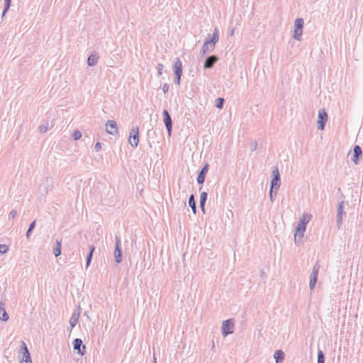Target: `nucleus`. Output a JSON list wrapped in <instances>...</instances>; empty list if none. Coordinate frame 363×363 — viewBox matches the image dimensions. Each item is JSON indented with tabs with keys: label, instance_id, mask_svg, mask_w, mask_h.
Masks as SVG:
<instances>
[{
	"label": "nucleus",
	"instance_id": "nucleus-24",
	"mask_svg": "<svg viewBox=\"0 0 363 363\" xmlns=\"http://www.w3.org/2000/svg\"><path fill=\"white\" fill-rule=\"evenodd\" d=\"M189 206L191 208L193 213L194 214H196V201H195V199H194V194H191L189 196Z\"/></svg>",
	"mask_w": 363,
	"mask_h": 363
},
{
	"label": "nucleus",
	"instance_id": "nucleus-29",
	"mask_svg": "<svg viewBox=\"0 0 363 363\" xmlns=\"http://www.w3.org/2000/svg\"><path fill=\"white\" fill-rule=\"evenodd\" d=\"M224 104V99L223 98H218L216 99V107L218 108H222Z\"/></svg>",
	"mask_w": 363,
	"mask_h": 363
},
{
	"label": "nucleus",
	"instance_id": "nucleus-37",
	"mask_svg": "<svg viewBox=\"0 0 363 363\" xmlns=\"http://www.w3.org/2000/svg\"><path fill=\"white\" fill-rule=\"evenodd\" d=\"M175 75V77H174V82L176 84H177L178 85L180 84V80H181V76L182 74H174Z\"/></svg>",
	"mask_w": 363,
	"mask_h": 363
},
{
	"label": "nucleus",
	"instance_id": "nucleus-6",
	"mask_svg": "<svg viewBox=\"0 0 363 363\" xmlns=\"http://www.w3.org/2000/svg\"><path fill=\"white\" fill-rule=\"evenodd\" d=\"M128 142L130 145L133 147H136L138 145L139 143V128L138 127H133L130 132V135L128 138Z\"/></svg>",
	"mask_w": 363,
	"mask_h": 363
},
{
	"label": "nucleus",
	"instance_id": "nucleus-15",
	"mask_svg": "<svg viewBox=\"0 0 363 363\" xmlns=\"http://www.w3.org/2000/svg\"><path fill=\"white\" fill-rule=\"evenodd\" d=\"M362 155V151L360 146L355 145L353 149V156L352 157V160L355 164H358Z\"/></svg>",
	"mask_w": 363,
	"mask_h": 363
},
{
	"label": "nucleus",
	"instance_id": "nucleus-16",
	"mask_svg": "<svg viewBox=\"0 0 363 363\" xmlns=\"http://www.w3.org/2000/svg\"><path fill=\"white\" fill-rule=\"evenodd\" d=\"M218 60V57L216 55H211L208 56L204 62V68L205 69H210L212 68L214 65L217 62Z\"/></svg>",
	"mask_w": 363,
	"mask_h": 363
},
{
	"label": "nucleus",
	"instance_id": "nucleus-17",
	"mask_svg": "<svg viewBox=\"0 0 363 363\" xmlns=\"http://www.w3.org/2000/svg\"><path fill=\"white\" fill-rule=\"evenodd\" d=\"M173 69L174 74H182V63L179 58H176L174 60Z\"/></svg>",
	"mask_w": 363,
	"mask_h": 363
},
{
	"label": "nucleus",
	"instance_id": "nucleus-8",
	"mask_svg": "<svg viewBox=\"0 0 363 363\" xmlns=\"http://www.w3.org/2000/svg\"><path fill=\"white\" fill-rule=\"evenodd\" d=\"M163 115V121L165 125V127L167 128V133L169 136H171L172 135V118L167 111V110L164 109L162 111Z\"/></svg>",
	"mask_w": 363,
	"mask_h": 363
},
{
	"label": "nucleus",
	"instance_id": "nucleus-11",
	"mask_svg": "<svg viewBox=\"0 0 363 363\" xmlns=\"http://www.w3.org/2000/svg\"><path fill=\"white\" fill-rule=\"evenodd\" d=\"M73 347L74 350L77 351V353L83 355L85 352V345L83 344V342L79 338H76L73 341Z\"/></svg>",
	"mask_w": 363,
	"mask_h": 363
},
{
	"label": "nucleus",
	"instance_id": "nucleus-33",
	"mask_svg": "<svg viewBox=\"0 0 363 363\" xmlns=\"http://www.w3.org/2000/svg\"><path fill=\"white\" fill-rule=\"evenodd\" d=\"M17 215V211L16 210H12L9 214V219L12 220Z\"/></svg>",
	"mask_w": 363,
	"mask_h": 363
},
{
	"label": "nucleus",
	"instance_id": "nucleus-18",
	"mask_svg": "<svg viewBox=\"0 0 363 363\" xmlns=\"http://www.w3.org/2000/svg\"><path fill=\"white\" fill-rule=\"evenodd\" d=\"M113 255H114V258H115V262L116 263L118 264V263L121 262V261H122V250H121V247H119L118 245L115 246Z\"/></svg>",
	"mask_w": 363,
	"mask_h": 363
},
{
	"label": "nucleus",
	"instance_id": "nucleus-40",
	"mask_svg": "<svg viewBox=\"0 0 363 363\" xmlns=\"http://www.w3.org/2000/svg\"><path fill=\"white\" fill-rule=\"evenodd\" d=\"M38 128H39V131L40 133H45L47 131V127L45 126V125H40Z\"/></svg>",
	"mask_w": 363,
	"mask_h": 363
},
{
	"label": "nucleus",
	"instance_id": "nucleus-22",
	"mask_svg": "<svg viewBox=\"0 0 363 363\" xmlns=\"http://www.w3.org/2000/svg\"><path fill=\"white\" fill-rule=\"evenodd\" d=\"M53 253L56 257L61 255V240H57L53 247Z\"/></svg>",
	"mask_w": 363,
	"mask_h": 363
},
{
	"label": "nucleus",
	"instance_id": "nucleus-39",
	"mask_svg": "<svg viewBox=\"0 0 363 363\" xmlns=\"http://www.w3.org/2000/svg\"><path fill=\"white\" fill-rule=\"evenodd\" d=\"M94 149L96 152H99L101 149V145L99 142L96 143L94 146Z\"/></svg>",
	"mask_w": 363,
	"mask_h": 363
},
{
	"label": "nucleus",
	"instance_id": "nucleus-4",
	"mask_svg": "<svg viewBox=\"0 0 363 363\" xmlns=\"http://www.w3.org/2000/svg\"><path fill=\"white\" fill-rule=\"evenodd\" d=\"M304 21L302 18H297L294 21V30L293 38L296 40H301Z\"/></svg>",
	"mask_w": 363,
	"mask_h": 363
},
{
	"label": "nucleus",
	"instance_id": "nucleus-26",
	"mask_svg": "<svg viewBox=\"0 0 363 363\" xmlns=\"http://www.w3.org/2000/svg\"><path fill=\"white\" fill-rule=\"evenodd\" d=\"M35 220L33 221V222L30 224V225H29V227H28V230H27V232H26V238H27L28 239H29V238H30V233H31V232L33 231V230L35 228Z\"/></svg>",
	"mask_w": 363,
	"mask_h": 363
},
{
	"label": "nucleus",
	"instance_id": "nucleus-27",
	"mask_svg": "<svg viewBox=\"0 0 363 363\" xmlns=\"http://www.w3.org/2000/svg\"><path fill=\"white\" fill-rule=\"evenodd\" d=\"M318 363H325V356L323 352L320 350L318 352Z\"/></svg>",
	"mask_w": 363,
	"mask_h": 363
},
{
	"label": "nucleus",
	"instance_id": "nucleus-1",
	"mask_svg": "<svg viewBox=\"0 0 363 363\" xmlns=\"http://www.w3.org/2000/svg\"><path fill=\"white\" fill-rule=\"evenodd\" d=\"M311 217L312 216L311 214L303 213L300 218L294 233V242L296 244L299 245L301 242L306 229V225L311 220Z\"/></svg>",
	"mask_w": 363,
	"mask_h": 363
},
{
	"label": "nucleus",
	"instance_id": "nucleus-31",
	"mask_svg": "<svg viewBox=\"0 0 363 363\" xmlns=\"http://www.w3.org/2000/svg\"><path fill=\"white\" fill-rule=\"evenodd\" d=\"M9 250V247L6 245L1 244L0 245V253L5 254Z\"/></svg>",
	"mask_w": 363,
	"mask_h": 363
},
{
	"label": "nucleus",
	"instance_id": "nucleus-30",
	"mask_svg": "<svg viewBox=\"0 0 363 363\" xmlns=\"http://www.w3.org/2000/svg\"><path fill=\"white\" fill-rule=\"evenodd\" d=\"M72 138L74 140H77L80 139L82 138V133L78 130H75L73 132Z\"/></svg>",
	"mask_w": 363,
	"mask_h": 363
},
{
	"label": "nucleus",
	"instance_id": "nucleus-12",
	"mask_svg": "<svg viewBox=\"0 0 363 363\" xmlns=\"http://www.w3.org/2000/svg\"><path fill=\"white\" fill-rule=\"evenodd\" d=\"M22 350H23V356L21 359V363H32L30 352L28 349L26 345V343L22 341Z\"/></svg>",
	"mask_w": 363,
	"mask_h": 363
},
{
	"label": "nucleus",
	"instance_id": "nucleus-34",
	"mask_svg": "<svg viewBox=\"0 0 363 363\" xmlns=\"http://www.w3.org/2000/svg\"><path fill=\"white\" fill-rule=\"evenodd\" d=\"M275 189H270V191H269V197H270V200L272 202L274 201V196H275Z\"/></svg>",
	"mask_w": 363,
	"mask_h": 363
},
{
	"label": "nucleus",
	"instance_id": "nucleus-42",
	"mask_svg": "<svg viewBox=\"0 0 363 363\" xmlns=\"http://www.w3.org/2000/svg\"><path fill=\"white\" fill-rule=\"evenodd\" d=\"M234 30H235V28H233V29L231 30V32H230V35H233V33H234Z\"/></svg>",
	"mask_w": 363,
	"mask_h": 363
},
{
	"label": "nucleus",
	"instance_id": "nucleus-36",
	"mask_svg": "<svg viewBox=\"0 0 363 363\" xmlns=\"http://www.w3.org/2000/svg\"><path fill=\"white\" fill-rule=\"evenodd\" d=\"M169 86L168 84H166V83L164 84L162 87V89L164 94H167L169 91Z\"/></svg>",
	"mask_w": 363,
	"mask_h": 363
},
{
	"label": "nucleus",
	"instance_id": "nucleus-19",
	"mask_svg": "<svg viewBox=\"0 0 363 363\" xmlns=\"http://www.w3.org/2000/svg\"><path fill=\"white\" fill-rule=\"evenodd\" d=\"M285 357L284 352L281 350H277L275 351L274 354V358L275 359L276 363H281L284 361Z\"/></svg>",
	"mask_w": 363,
	"mask_h": 363
},
{
	"label": "nucleus",
	"instance_id": "nucleus-13",
	"mask_svg": "<svg viewBox=\"0 0 363 363\" xmlns=\"http://www.w3.org/2000/svg\"><path fill=\"white\" fill-rule=\"evenodd\" d=\"M208 171V164L206 163L199 171L196 180L199 184H203Z\"/></svg>",
	"mask_w": 363,
	"mask_h": 363
},
{
	"label": "nucleus",
	"instance_id": "nucleus-43",
	"mask_svg": "<svg viewBox=\"0 0 363 363\" xmlns=\"http://www.w3.org/2000/svg\"><path fill=\"white\" fill-rule=\"evenodd\" d=\"M256 147H257V143H255V146L252 145V147H254V150L256 149Z\"/></svg>",
	"mask_w": 363,
	"mask_h": 363
},
{
	"label": "nucleus",
	"instance_id": "nucleus-44",
	"mask_svg": "<svg viewBox=\"0 0 363 363\" xmlns=\"http://www.w3.org/2000/svg\"><path fill=\"white\" fill-rule=\"evenodd\" d=\"M256 147H257V143H255V146L252 145V147H254V150L256 149Z\"/></svg>",
	"mask_w": 363,
	"mask_h": 363
},
{
	"label": "nucleus",
	"instance_id": "nucleus-23",
	"mask_svg": "<svg viewBox=\"0 0 363 363\" xmlns=\"http://www.w3.org/2000/svg\"><path fill=\"white\" fill-rule=\"evenodd\" d=\"M79 313H74L70 319H69V324L71 325V327L73 328L75 327V325L77 324L78 323V320H79Z\"/></svg>",
	"mask_w": 363,
	"mask_h": 363
},
{
	"label": "nucleus",
	"instance_id": "nucleus-7",
	"mask_svg": "<svg viewBox=\"0 0 363 363\" xmlns=\"http://www.w3.org/2000/svg\"><path fill=\"white\" fill-rule=\"evenodd\" d=\"M320 269V265L316 263L313 267V271L310 275L309 287L311 290H313L317 283L318 274Z\"/></svg>",
	"mask_w": 363,
	"mask_h": 363
},
{
	"label": "nucleus",
	"instance_id": "nucleus-10",
	"mask_svg": "<svg viewBox=\"0 0 363 363\" xmlns=\"http://www.w3.org/2000/svg\"><path fill=\"white\" fill-rule=\"evenodd\" d=\"M233 326V322L231 319H228L223 322L222 334L223 337H226L227 335L232 334L233 333V330L232 329Z\"/></svg>",
	"mask_w": 363,
	"mask_h": 363
},
{
	"label": "nucleus",
	"instance_id": "nucleus-21",
	"mask_svg": "<svg viewBox=\"0 0 363 363\" xmlns=\"http://www.w3.org/2000/svg\"><path fill=\"white\" fill-rule=\"evenodd\" d=\"M99 60V57L96 53H91L87 60V63L89 66H94L97 64Z\"/></svg>",
	"mask_w": 363,
	"mask_h": 363
},
{
	"label": "nucleus",
	"instance_id": "nucleus-28",
	"mask_svg": "<svg viewBox=\"0 0 363 363\" xmlns=\"http://www.w3.org/2000/svg\"><path fill=\"white\" fill-rule=\"evenodd\" d=\"M11 6V0H4V9L2 12V16H4Z\"/></svg>",
	"mask_w": 363,
	"mask_h": 363
},
{
	"label": "nucleus",
	"instance_id": "nucleus-5",
	"mask_svg": "<svg viewBox=\"0 0 363 363\" xmlns=\"http://www.w3.org/2000/svg\"><path fill=\"white\" fill-rule=\"evenodd\" d=\"M347 204L345 201H340L337 206V215H336V223L338 229H340L342 224V218L346 216L345 211V206Z\"/></svg>",
	"mask_w": 363,
	"mask_h": 363
},
{
	"label": "nucleus",
	"instance_id": "nucleus-25",
	"mask_svg": "<svg viewBox=\"0 0 363 363\" xmlns=\"http://www.w3.org/2000/svg\"><path fill=\"white\" fill-rule=\"evenodd\" d=\"M94 250H95L94 246L92 245V246L90 247L89 252V254L86 256V268H88V267L89 266V264L91 263V259H92V257H93V253H94Z\"/></svg>",
	"mask_w": 363,
	"mask_h": 363
},
{
	"label": "nucleus",
	"instance_id": "nucleus-3",
	"mask_svg": "<svg viewBox=\"0 0 363 363\" xmlns=\"http://www.w3.org/2000/svg\"><path fill=\"white\" fill-rule=\"evenodd\" d=\"M272 173L273 178L270 182V189H275V195H277L278 189H279L281 185V178L278 167L275 166L273 167Z\"/></svg>",
	"mask_w": 363,
	"mask_h": 363
},
{
	"label": "nucleus",
	"instance_id": "nucleus-9",
	"mask_svg": "<svg viewBox=\"0 0 363 363\" xmlns=\"http://www.w3.org/2000/svg\"><path fill=\"white\" fill-rule=\"evenodd\" d=\"M328 121V113L325 109H320L318 112V129L323 130Z\"/></svg>",
	"mask_w": 363,
	"mask_h": 363
},
{
	"label": "nucleus",
	"instance_id": "nucleus-32",
	"mask_svg": "<svg viewBox=\"0 0 363 363\" xmlns=\"http://www.w3.org/2000/svg\"><path fill=\"white\" fill-rule=\"evenodd\" d=\"M207 198H208V194L207 192L206 191H203L201 193V195H200V201H206L207 200Z\"/></svg>",
	"mask_w": 363,
	"mask_h": 363
},
{
	"label": "nucleus",
	"instance_id": "nucleus-41",
	"mask_svg": "<svg viewBox=\"0 0 363 363\" xmlns=\"http://www.w3.org/2000/svg\"><path fill=\"white\" fill-rule=\"evenodd\" d=\"M206 201H200V208L203 213H205V204Z\"/></svg>",
	"mask_w": 363,
	"mask_h": 363
},
{
	"label": "nucleus",
	"instance_id": "nucleus-35",
	"mask_svg": "<svg viewBox=\"0 0 363 363\" xmlns=\"http://www.w3.org/2000/svg\"><path fill=\"white\" fill-rule=\"evenodd\" d=\"M163 68H164V66L162 64L159 63L157 65V73L159 75H161L162 74Z\"/></svg>",
	"mask_w": 363,
	"mask_h": 363
},
{
	"label": "nucleus",
	"instance_id": "nucleus-14",
	"mask_svg": "<svg viewBox=\"0 0 363 363\" xmlns=\"http://www.w3.org/2000/svg\"><path fill=\"white\" fill-rule=\"evenodd\" d=\"M106 131L111 135H114L118 133L117 123L115 121L108 120L106 123Z\"/></svg>",
	"mask_w": 363,
	"mask_h": 363
},
{
	"label": "nucleus",
	"instance_id": "nucleus-45",
	"mask_svg": "<svg viewBox=\"0 0 363 363\" xmlns=\"http://www.w3.org/2000/svg\"><path fill=\"white\" fill-rule=\"evenodd\" d=\"M153 362H154V363H156V358H155V357H154Z\"/></svg>",
	"mask_w": 363,
	"mask_h": 363
},
{
	"label": "nucleus",
	"instance_id": "nucleus-2",
	"mask_svg": "<svg viewBox=\"0 0 363 363\" xmlns=\"http://www.w3.org/2000/svg\"><path fill=\"white\" fill-rule=\"evenodd\" d=\"M218 28H215L212 36L207 38L204 42V44L201 50V53L204 55L207 52L213 51L215 48V45L218 41Z\"/></svg>",
	"mask_w": 363,
	"mask_h": 363
},
{
	"label": "nucleus",
	"instance_id": "nucleus-38",
	"mask_svg": "<svg viewBox=\"0 0 363 363\" xmlns=\"http://www.w3.org/2000/svg\"><path fill=\"white\" fill-rule=\"evenodd\" d=\"M115 242H116L115 246L118 245V246L121 247V239L118 235H116V237H115Z\"/></svg>",
	"mask_w": 363,
	"mask_h": 363
},
{
	"label": "nucleus",
	"instance_id": "nucleus-20",
	"mask_svg": "<svg viewBox=\"0 0 363 363\" xmlns=\"http://www.w3.org/2000/svg\"><path fill=\"white\" fill-rule=\"evenodd\" d=\"M9 315L7 312L6 311L4 304L1 302L0 303V320L3 321H6L9 320Z\"/></svg>",
	"mask_w": 363,
	"mask_h": 363
}]
</instances>
